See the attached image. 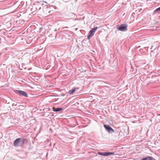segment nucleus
<instances>
[{
    "label": "nucleus",
    "mask_w": 160,
    "mask_h": 160,
    "mask_svg": "<svg viewBox=\"0 0 160 160\" xmlns=\"http://www.w3.org/2000/svg\"><path fill=\"white\" fill-rule=\"evenodd\" d=\"M76 90L75 88L72 89L71 90H70L68 92V93L71 95Z\"/></svg>",
    "instance_id": "nucleus-9"
},
{
    "label": "nucleus",
    "mask_w": 160,
    "mask_h": 160,
    "mask_svg": "<svg viewBox=\"0 0 160 160\" xmlns=\"http://www.w3.org/2000/svg\"><path fill=\"white\" fill-rule=\"evenodd\" d=\"M98 154L99 155L104 156H108L109 155H113L114 154V152H98Z\"/></svg>",
    "instance_id": "nucleus-5"
},
{
    "label": "nucleus",
    "mask_w": 160,
    "mask_h": 160,
    "mask_svg": "<svg viewBox=\"0 0 160 160\" xmlns=\"http://www.w3.org/2000/svg\"><path fill=\"white\" fill-rule=\"evenodd\" d=\"M104 127L107 131L109 132H113L114 131V130L109 125L104 124Z\"/></svg>",
    "instance_id": "nucleus-6"
},
{
    "label": "nucleus",
    "mask_w": 160,
    "mask_h": 160,
    "mask_svg": "<svg viewBox=\"0 0 160 160\" xmlns=\"http://www.w3.org/2000/svg\"><path fill=\"white\" fill-rule=\"evenodd\" d=\"M56 9V7L54 6L53 7V6H51L49 8L47 7L45 8V9H46V10H47L48 11L49 13H50L51 12L53 11L54 9Z\"/></svg>",
    "instance_id": "nucleus-7"
},
{
    "label": "nucleus",
    "mask_w": 160,
    "mask_h": 160,
    "mask_svg": "<svg viewBox=\"0 0 160 160\" xmlns=\"http://www.w3.org/2000/svg\"><path fill=\"white\" fill-rule=\"evenodd\" d=\"M28 142L27 138H20L16 139L13 142V146L15 147H22L24 145Z\"/></svg>",
    "instance_id": "nucleus-1"
},
{
    "label": "nucleus",
    "mask_w": 160,
    "mask_h": 160,
    "mask_svg": "<svg viewBox=\"0 0 160 160\" xmlns=\"http://www.w3.org/2000/svg\"><path fill=\"white\" fill-rule=\"evenodd\" d=\"M62 110V108H53V110L54 112H58Z\"/></svg>",
    "instance_id": "nucleus-8"
},
{
    "label": "nucleus",
    "mask_w": 160,
    "mask_h": 160,
    "mask_svg": "<svg viewBox=\"0 0 160 160\" xmlns=\"http://www.w3.org/2000/svg\"><path fill=\"white\" fill-rule=\"evenodd\" d=\"M15 92L16 93L20 96H24L26 97H28V94L24 91L16 90Z\"/></svg>",
    "instance_id": "nucleus-3"
},
{
    "label": "nucleus",
    "mask_w": 160,
    "mask_h": 160,
    "mask_svg": "<svg viewBox=\"0 0 160 160\" xmlns=\"http://www.w3.org/2000/svg\"><path fill=\"white\" fill-rule=\"evenodd\" d=\"M152 158L151 157H147L146 158H143L141 160H152Z\"/></svg>",
    "instance_id": "nucleus-10"
},
{
    "label": "nucleus",
    "mask_w": 160,
    "mask_h": 160,
    "mask_svg": "<svg viewBox=\"0 0 160 160\" xmlns=\"http://www.w3.org/2000/svg\"><path fill=\"white\" fill-rule=\"evenodd\" d=\"M160 12V7L156 9L154 11L155 12Z\"/></svg>",
    "instance_id": "nucleus-11"
},
{
    "label": "nucleus",
    "mask_w": 160,
    "mask_h": 160,
    "mask_svg": "<svg viewBox=\"0 0 160 160\" xmlns=\"http://www.w3.org/2000/svg\"><path fill=\"white\" fill-rule=\"evenodd\" d=\"M127 24H122L119 26L117 29L120 31H126L127 30Z\"/></svg>",
    "instance_id": "nucleus-4"
},
{
    "label": "nucleus",
    "mask_w": 160,
    "mask_h": 160,
    "mask_svg": "<svg viewBox=\"0 0 160 160\" xmlns=\"http://www.w3.org/2000/svg\"><path fill=\"white\" fill-rule=\"evenodd\" d=\"M98 27H96L92 29L91 30L87 36V38L88 39H89L91 37H92L94 34L95 31L97 29Z\"/></svg>",
    "instance_id": "nucleus-2"
},
{
    "label": "nucleus",
    "mask_w": 160,
    "mask_h": 160,
    "mask_svg": "<svg viewBox=\"0 0 160 160\" xmlns=\"http://www.w3.org/2000/svg\"><path fill=\"white\" fill-rule=\"evenodd\" d=\"M43 2H45V3H46V2H45V1H43Z\"/></svg>",
    "instance_id": "nucleus-12"
}]
</instances>
